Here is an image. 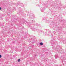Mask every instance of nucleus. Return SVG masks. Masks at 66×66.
Segmentation results:
<instances>
[{"mask_svg":"<svg viewBox=\"0 0 66 66\" xmlns=\"http://www.w3.org/2000/svg\"><path fill=\"white\" fill-rule=\"evenodd\" d=\"M51 46L53 47L52 48H53V49H55V47L54 46V44L53 43V40H51Z\"/></svg>","mask_w":66,"mask_h":66,"instance_id":"1","label":"nucleus"},{"mask_svg":"<svg viewBox=\"0 0 66 66\" xmlns=\"http://www.w3.org/2000/svg\"><path fill=\"white\" fill-rule=\"evenodd\" d=\"M40 10H41V11L42 12H44V10H45V9L44 8H41L40 9Z\"/></svg>","mask_w":66,"mask_h":66,"instance_id":"2","label":"nucleus"},{"mask_svg":"<svg viewBox=\"0 0 66 66\" xmlns=\"http://www.w3.org/2000/svg\"><path fill=\"white\" fill-rule=\"evenodd\" d=\"M29 17H30V18H32V19H33L34 18V16H32V15H31Z\"/></svg>","mask_w":66,"mask_h":66,"instance_id":"3","label":"nucleus"},{"mask_svg":"<svg viewBox=\"0 0 66 66\" xmlns=\"http://www.w3.org/2000/svg\"><path fill=\"white\" fill-rule=\"evenodd\" d=\"M19 5H21V6H23V5L22 4V3H21V4H19Z\"/></svg>","mask_w":66,"mask_h":66,"instance_id":"4","label":"nucleus"},{"mask_svg":"<svg viewBox=\"0 0 66 66\" xmlns=\"http://www.w3.org/2000/svg\"><path fill=\"white\" fill-rule=\"evenodd\" d=\"M40 45H41V46H43V43L42 42H41L40 43Z\"/></svg>","mask_w":66,"mask_h":66,"instance_id":"5","label":"nucleus"},{"mask_svg":"<svg viewBox=\"0 0 66 66\" xmlns=\"http://www.w3.org/2000/svg\"><path fill=\"white\" fill-rule=\"evenodd\" d=\"M50 33H51V31H49L48 32V34H50Z\"/></svg>","mask_w":66,"mask_h":66,"instance_id":"6","label":"nucleus"},{"mask_svg":"<svg viewBox=\"0 0 66 66\" xmlns=\"http://www.w3.org/2000/svg\"><path fill=\"white\" fill-rule=\"evenodd\" d=\"M55 59H57V56H56V55H55Z\"/></svg>","mask_w":66,"mask_h":66,"instance_id":"7","label":"nucleus"},{"mask_svg":"<svg viewBox=\"0 0 66 66\" xmlns=\"http://www.w3.org/2000/svg\"><path fill=\"white\" fill-rule=\"evenodd\" d=\"M40 33H42V30H40Z\"/></svg>","mask_w":66,"mask_h":66,"instance_id":"8","label":"nucleus"},{"mask_svg":"<svg viewBox=\"0 0 66 66\" xmlns=\"http://www.w3.org/2000/svg\"><path fill=\"white\" fill-rule=\"evenodd\" d=\"M18 61V62H20V59H19Z\"/></svg>","mask_w":66,"mask_h":66,"instance_id":"9","label":"nucleus"},{"mask_svg":"<svg viewBox=\"0 0 66 66\" xmlns=\"http://www.w3.org/2000/svg\"><path fill=\"white\" fill-rule=\"evenodd\" d=\"M53 32L54 33V34H55V31H54Z\"/></svg>","mask_w":66,"mask_h":66,"instance_id":"10","label":"nucleus"},{"mask_svg":"<svg viewBox=\"0 0 66 66\" xmlns=\"http://www.w3.org/2000/svg\"><path fill=\"white\" fill-rule=\"evenodd\" d=\"M1 57H2V56L1 55V54H0V58H1Z\"/></svg>","mask_w":66,"mask_h":66,"instance_id":"11","label":"nucleus"},{"mask_svg":"<svg viewBox=\"0 0 66 66\" xmlns=\"http://www.w3.org/2000/svg\"><path fill=\"white\" fill-rule=\"evenodd\" d=\"M39 6V5H38V6Z\"/></svg>","mask_w":66,"mask_h":66,"instance_id":"12","label":"nucleus"},{"mask_svg":"<svg viewBox=\"0 0 66 66\" xmlns=\"http://www.w3.org/2000/svg\"><path fill=\"white\" fill-rule=\"evenodd\" d=\"M1 7H0V11L1 10Z\"/></svg>","mask_w":66,"mask_h":66,"instance_id":"13","label":"nucleus"},{"mask_svg":"<svg viewBox=\"0 0 66 66\" xmlns=\"http://www.w3.org/2000/svg\"><path fill=\"white\" fill-rule=\"evenodd\" d=\"M33 21H31V22H33Z\"/></svg>","mask_w":66,"mask_h":66,"instance_id":"14","label":"nucleus"},{"mask_svg":"<svg viewBox=\"0 0 66 66\" xmlns=\"http://www.w3.org/2000/svg\"><path fill=\"white\" fill-rule=\"evenodd\" d=\"M46 30L47 31V29H46Z\"/></svg>","mask_w":66,"mask_h":66,"instance_id":"15","label":"nucleus"},{"mask_svg":"<svg viewBox=\"0 0 66 66\" xmlns=\"http://www.w3.org/2000/svg\"><path fill=\"white\" fill-rule=\"evenodd\" d=\"M31 29H32V28H31Z\"/></svg>","mask_w":66,"mask_h":66,"instance_id":"16","label":"nucleus"},{"mask_svg":"<svg viewBox=\"0 0 66 66\" xmlns=\"http://www.w3.org/2000/svg\"><path fill=\"white\" fill-rule=\"evenodd\" d=\"M45 34H46V32L45 33Z\"/></svg>","mask_w":66,"mask_h":66,"instance_id":"17","label":"nucleus"},{"mask_svg":"<svg viewBox=\"0 0 66 66\" xmlns=\"http://www.w3.org/2000/svg\"><path fill=\"white\" fill-rule=\"evenodd\" d=\"M29 28H30V27H29Z\"/></svg>","mask_w":66,"mask_h":66,"instance_id":"18","label":"nucleus"}]
</instances>
